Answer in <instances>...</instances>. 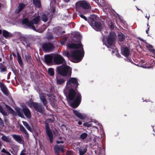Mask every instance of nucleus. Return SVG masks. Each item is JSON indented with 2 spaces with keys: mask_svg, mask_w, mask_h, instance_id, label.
<instances>
[{
  "mask_svg": "<svg viewBox=\"0 0 155 155\" xmlns=\"http://www.w3.org/2000/svg\"><path fill=\"white\" fill-rule=\"evenodd\" d=\"M68 47L70 48H79L81 50H75L71 52L70 54L68 52H64V55L68 58L73 57L74 58H81L84 57V51L82 48V45L81 42L79 41L77 44L74 43L70 44L68 45Z\"/></svg>",
  "mask_w": 155,
  "mask_h": 155,
  "instance_id": "f257e3e1",
  "label": "nucleus"
},
{
  "mask_svg": "<svg viewBox=\"0 0 155 155\" xmlns=\"http://www.w3.org/2000/svg\"><path fill=\"white\" fill-rule=\"evenodd\" d=\"M54 64H62L64 65L57 68V71L59 74L63 76L71 75V68L69 66L66 65V63L64 59H54Z\"/></svg>",
  "mask_w": 155,
  "mask_h": 155,
  "instance_id": "f03ea898",
  "label": "nucleus"
},
{
  "mask_svg": "<svg viewBox=\"0 0 155 155\" xmlns=\"http://www.w3.org/2000/svg\"><path fill=\"white\" fill-rule=\"evenodd\" d=\"M67 98L71 101L73 100L74 101L71 104V107L73 108L77 107L81 100V95L78 93H76L73 89H71L68 91V95Z\"/></svg>",
  "mask_w": 155,
  "mask_h": 155,
  "instance_id": "7ed1b4c3",
  "label": "nucleus"
},
{
  "mask_svg": "<svg viewBox=\"0 0 155 155\" xmlns=\"http://www.w3.org/2000/svg\"><path fill=\"white\" fill-rule=\"evenodd\" d=\"M116 35L114 32H111L110 33L108 37L107 38V40L108 45H106L109 48V50L112 51L113 53L117 52V50L114 45Z\"/></svg>",
  "mask_w": 155,
  "mask_h": 155,
  "instance_id": "20e7f679",
  "label": "nucleus"
},
{
  "mask_svg": "<svg viewBox=\"0 0 155 155\" xmlns=\"http://www.w3.org/2000/svg\"><path fill=\"white\" fill-rule=\"evenodd\" d=\"M40 17L39 16H38L34 18L31 21H29L27 18H25L23 20L22 23L23 24L27 25L29 28L39 32L41 33L45 30V29L43 30L38 29L36 30L35 28L33 25V24L36 25L38 23L40 20Z\"/></svg>",
  "mask_w": 155,
  "mask_h": 155,
  "instance_id": "39448f33",
  "label": "nucleus"
},
{
  "mask_svg": "<svg viewBox=\"0 0 155 155\" xmlns=\"http://www.w3.org/2000/svg\"><path fill=\"white\" fill-rule=\"evenodd\" d=\"M66 84L68 87L77 88L78 85V80L75 78H71L67 81Z\"/></svg>",
  "mask_w": 155,
  "mask_h": 155,
  "instance_id": "423d86ee",
  "label": "nucleus"
},
{
  "mask_svg": "<svg viewBox=\"0 0 155 155\" xmlns=\"http://www.w3.org/2000/svg\"><path fill=\"white\" fill-rule=\"evenodd\" d=\"M32 106L36 111L41 113H44V108L40 104L37 103H33L32 104Z\"/></svg>",
  "mask_w": 155,
  "mask_h": 155,
  "instance_id": "0eeeda50",
  "label": "nucleus"
},
{
  "mask_svg": "<svg viewBox=\"0 0 155 155\" xmlns=\"http://www.w3.org/2000/svg\"><path fill=\"white\" fill-rule=\"evenodd\" d=\"M77 5L86 9L89 8L90 6V3L86 1H81L78 2Z\"/></svg>",
  "mask_w": 155,
  "mask_h": 155,
  "instance_id": "6e6552de",
  "label": "nucleus"
},
{
  "mask_svg": "<svg viewBox=\"0 0 155 155\" xmlns=\"http://www.w3.org/2000/svg\"><path fill=\"white\" fill-rule=\"evenodd\" d=\"M1 139L3 141L8 143L9 145L12 147L15 146V145L13 144V141L11 140V138L9 137L8 136H6L4 135H3L1 138Z\"/></svg>",
  "mask_w": 155,
  "mask_h": 155,
  "instance_id": "1a4fd4ad",
  "label": "nucleus"
},
{
  "mask_svg": "<svg viewBox=\"0 0 155 155\" xmlns=\"http://www.w3.org/2000/svg\"><path fill=\"white\" fill-rule=\"evenodd\" d=\"M64 148L65 147L63 146L60 145L59 146L58 145H56L54 147V150L55 153L57 155H58L59 153L61 152H64Z\"/></svg>",
  "mask_w": 155,
  "mask_h": 155,
  "instance_id": "9d476101",
  "label": "nucleus"
},
{
  "mask_svg": "<svg viewBox=\"0 0 155 155\" xmlns=\"http://www.w3.org/2000/svg\"><path fill=\"white\" fill-rule=\"evenodd\" d=\"M43 48L45 51H48L51 50L54 48L53 45L51 43H46L43 45Z\"/></svg>",
  "mask_w": 155,
  "mask_h": 155,
  "instance_id": "9b49d317",
  "label": "nucleus"
},
{
  "mask_svg": "<svg viewBox=\"0 0 155 155\" xmlns=\"http://www.w3.org/2000/svg\"><path fill=\"white\" fill-rule=\"evenodd\" d=\"M46 130L47 134L49 139L50 142L51 143L53 142V135L51 130L47 125L46 126Z\"/></svg>",
  "mask_w": 155,
  "mask_h": 155,
  "instance_id": "f8f14e48",
  "label": "nucleus"
},
{
  "mask_svg": "<svg viewBox=\"0 0 155 155\" xmlns=\"http://www.w3.org/2000/svg\"><path fill=\"white\" fill-rule=\"evenodd\" d=\"M11 136L18 143H21L23 140L22 136H21L15 134H12Z\"/></svg>",
  "mask_w": 155,
  "mask_h": 155,
  "instance_id": "ddd939ff",
  "label": "nucleus"
},
{
  "mask_svg": "<svg viewBox=\"0 0 155 155\" xmlns=\"http://www.w3.org/2000/svg\"><path fill=\"white\" fill-rule=\"evenodd\" d=\"M93 28L97 31H98L101 28V24L97 22H93L91 25Z\"/></svg>",
  "mask_w": 155,
  "mask_h": 155,
  "instance_id": "4468645a",
  "label": "nucleus"
},
{
  "mask_svg": "<svg viewBox=\"0 0 155 155\" xmlns=\"http://www.w3.org/2000/svg\"><path fill=\"white\" fill-rule=\"evenodd\" d=\"M44 58H63L60 55L57 54H50L45 55L44 56Z\"/></svg>",
  "mask_w": 155,
  "mask_h": 155,
  "instance_id": "2eb2a0df",
  "label": "nucleus"
},
{
  "mask_svg": "<svg viewBox=\"0 0 155 155\" xmlns=\"http://www.w3.org/2000/svg\"><path fill=\"white\" fill-rule=\"evenodd\" d=\"M121 52L123 55L127 57L130 54V50L127 47H125L121 49Z\"/></svg>",
  "mask_w": 155,
  "mask_h": 155,
  "instance_id": "dca6fc26",
  "label": "nucleus"
},
{
  "mask_svg": "<svg viewBox=\"0 0 155 155\" xmlns=\"http://www.w3.org/2000/svg\"><path fill=\"white\" fill-rule=\"evenodd\" d=\"M23 111L25 116L28 118H30L31 117V115L30 111L29 109L26 107L23 108Z\"/></svg>",
  "mask_w": 155,
  "mask_h": 155,
  "instance_id": "f3484780",
  "label": "nucleus"
},
{
  "mask_svg": "<svg viewBox=\"0 0 155 155\" xmlns=\"http://www.w3.org/2000/svg\"><path fill=\"white\" fill-rule=\"evenodd\" d=\"M1 91L6 96L8 95V91L5 85L3 83L0 86Z\"/></svg>",
  "mask_w": 155,
  "mask_h": 155,
  "instance_id": "a211bd4d",
  "label": "nucleus"
},
{
  "mask_svg": "<svg viewBox=\"0 0 155 155\" xmlns=\"http://www.w3.org/2000/svg\"><path fill=\"white\" fill-rule=\"evenodd\" d=\"M25 6V5L22 3H20L15 10V12L18 13L21 12Z\"/></svg>",
  "mask_w": 155,
  "mask_h": 155,
  "instance_id": "6ab92c4d",
  "label": "nucleus"
},
{
  "mask_svg": "<svg viewBox=\"0 0 155 155\" xmlns=\"http://www.w3.org/2000/svg\"><path fill=\"white\" fill-rule=\"evenodd\" d=\"M39 97L41 101L42 102L43 105L47 107V101L46 98L44 95L43 94H41L39 95Z\"/></svg>",
  "mask_w": 155,
  "mask_h": 155,
  "instance_id": "aec40b11",
  "label": "nucleus"
},
{
  "mask_svg": "<svg viewBox=\"0 0 155 155\" xmlns=\"http://www.w3.org/2000/svg\"><path fill=\"white\" fill-rule=\"evenodd\" d=\"M20 130L22 132H23L25 135L26 137H28V134L24 127L21 124L19 125Z\"/></svg>",
  "mask_w": 155,
  "mask_h": 155,
  "instance_id": "412c9836",
  "label": "nucleus"
},
{
  "mask_svg": "<svg viewBox=\"0 0 155 155\" xmlns=\"http://www.w3.org/2000/svg\"><path fill=\"white\" fill-rule=\"evenodd\" d=\"M73 112L74 114L79 118L81 119H84V118L83 115L78 111L76 110H74Z\"/></svg>",
  "mask_w": 155,
  "mask_h": 155,
  "instance_id": "4be33fe9",
  "label": "nucleus"
},
{
  "mask_svg": "<svg viewBox=\"0 0 155 155\" xmlns=\"http://www.w3.org/2000/svg\"><path fill=\"white\" fill-rule=\"evenodd\" d=\"M17 114L19 117H24V116L23 113V110L19 108L16 109Z\"/></svg>",
  "mask_w": 155,
  "mask_h": 155,
  "instance_id": "5701e85b",
  "label": "nucleus"
},
{
  "mask_svg": "<svg viewBox=\"0 0 155 155\" xmlns=\"http://www.w3.org/2000/svg\"><path fill=\"white\" fill-rule=\"evenodd\" d=\"M46 64L48 65H52L54 64V59H44Z\"/></svg>",
  "mask_w": 155,
  "mask_h": 155,
  "instance_id": "b1692460",
  "label": "nucleus"
},
{
  "mask_svg": "<svg viewBox=\"0 0 155 155\" xmlns=\"http://www.w3.org/2000/svg\"><path fill=\"white\" fill-rule=\"evenodd\" d=\"M57 83L58 84H63L65 80L63 78H58V77H56Z\"/></svg>",
  "mask_w": 155,
  "mask_h": 155,
  "instance_id": "393cba45",
  "label": "nucleus"
},
{
  "mask_svg": "<svg viewBox=\"0 0 155 155\" xmlns=\"http://www.w3.org/2000/svg\"><path fill=\"white\" fill-rule=\"evenodd\" d=\"M22 123L24 126L30 132H32V130L31 127L27 122L23 121H22Z\"/></svg>",
  "mask_w": 155,
  "mask_h": 155,
  "instance_id": "a878e982",
  "label": "nucleus"
},
{
  "mask_svg": "<svg viewBox=\"0 0 155 155\" xmlns=\"http://www.w3.org/2000/svg\"><path fill=\"white\" fill-rule=\"evenodd\" d=\"M33 2L36 7L38 8L40 7L41 3L39 0H33Z\"/></svg>",
  "mask_w": 155,
  "mask_h": 155,
  "instance_id": "bb28decb",
  "label": "nucleus"
},
{
  "mask_svg": "<svg viewBox=\"0 0 155 155\" xmlns=\"http://www.w3.org/2000/svg\"><path fill=\"white\" fill-rule=\"evenodd\" d=\"M0 112L5 116H6L8 115L7 113L5 111L2 107L0 105Z\"/></svg>",
  "mask_w": 155,
  "mask_h": 155,
  "instance_id": "cd10ccee",
  "label": "nucleus"
},
{
  "mask_svg": "<svg viewBox=\"0 0 155 155\" xmlns=\"http://www.w3.org/2000/svg\"><path fill=\"white\" fill-rule=\"evenodd\" d=\"M146 47L151 51L153 52L154 51V49L153 48L152 45L148 44L146 45Z\"/></svg>",
  "mask_w": 155,
  "mask_h": 155,
  "instance_id": "c85d7f7f",
  "label": "nucleus"
},
{
  "mask_svg": "<svg viewBox=\"0 0 155 155\" xmlns=\"http://www.w3.org/2000/svg\"><path fill=\"white\" fill-rule=\"evenodd\" d=\"M118 38L120 41H122L124 39L125 37L122 33H120L118 34Z\"/></svg>",
  "mask_w": 155,
  "mask_h": 155,
  "instance_id": "c756f323",
  "label": "nucleus"
},
{
  "mask_svg": "<svg viewBox=\"0 0 155 155\" xmlns=\"http://www.w3.org/2000/svg\"><path fill=\"white\" fill-rule=\"evenodd\" d=\"M3 36L5 38H7L10 36V33L5 30H4L3 32Z\"/></svg>",
  "mask_w": 155,
  "mask_h": 155,
  "instance_id": "7c9ffc66",
  "label": "nucleus"
},
{
  "mask_svg": "<svg viewBox=\"0 0 155 155\" xmlns=\"http://www.w3.org/2000/svg\"><path fill=\"white\" fill-rule=\"evenodd\" d=\"M88 134H87L85 133H84L81 134L80 136V138L82 140L85 139L87 136Z\"/></svg>",
  "mask_w": 155,
  "mask_h": 155,
  "instance_id": "2f4dec72",
  "label": "nucleus"
},
{
  "mask_svg": "<svg viewBox=\"0 0 155 155\" xmlns=\"http://www.w3.org/2000/svg\"><path fill=\"white\" fill-rule=\"evenodd\" d=\"M48 73L51 76H52L54 75V71L53 68H49L48 70Z\"/></svg>",
  "mask_w": 155,
  "mask_h": 155,
  "instance_id": "473e14b6",
  "label": "nucleus"
},
{
  "mask_svg": "<svg viewBox=\"0 0 155 155\" xmlns=\"http://www.w3.org/2000/svg\"><path fill=\"white\" fill-rule=\"evenodd\" d=\"M87 150L86 149H80L79 150V152L80 155H83L86 152Z\"/></svg>",
  "mask_w": 155,
  "mask_h": 155,
  "instance_id": "72a5a7b5",
  "label": "nucleus"
},
{
  "mask_svg": "<svg viewBox=\"0 0 155 155\" xmlns=\"http://www.w3.org/2000/svg\"><path fill=\"white\" fill-rule=\"evenodd\" d=\"M81 59H70V60L74 63H78L81 61Z\"/></svg>",
  "mask_w": 155,
  "mask_h": 155,
  "instance_id": "f704fd0d",
  "label": "nucleus"
},
{
  "mask_svg": "<svg viewBox=\"0 0 155 155\" xmlns=\"http://www.w3.org/2000/svg\"><path fill=\"white\" fill-rule=\"evenodd\" d=\"M42 20L44 22H46L48 20V18L46 15H43L42 16Z\"/></svg>",
  "mask_w": 155,
  "mask_h": 155,
  "instance_id": "c9c22d12",
  "label": "nucleus"
},
{
  "mask_svg": "<svg viewBox=\"0 0 155 155\" xmlns=\"http://www.w3.org/2000/svg\"><path fill=\"white\" fill-rule=\"evenodd\" d=\"M2 64V63H0L1 66L0 67V69H1V71L2 72H5L7 71V69L5 67H2L1 65Z\"/></svg>",
  "mask_w": 155,
  "mask_h": 155,
  "instance_id": "e433bc0d",
  "label": "nucleus"
},
{
  "mask_svg": "<svg viewBox=\"0 0 155 155\" xmlns=\"http://www.w3.org/2000/svg\"><path fill=\"white\" fill-rule=\"evenodd\" d=\"M18 62L21 68L23 67V61L21 59H18Z\"/></svg>",
  "mask_w": 155,
  "mask_h": 155,
  "instance_id": "4c0bfd02",
  "label": "nucleus"
},
{
  "mask_svg": "<svg viewBox=\"0 0 155 155\" xmlns=\"http://www.w3.org/2000/svg\"><path fill=\"white\" fill-rule=\"evenodd\" d=\"M134 59H127V61H129L131 63H132L135 65H137L138 64H136V63L134 62L135 61V60H134Z\"/></svg>",
  "mask_w": 155,
  "mask_h": 155,
  "instance_id": "58836bf2",
  "label": "nucleus"
},
{
  "mask_svg": "<svg viewBox=\"0 0 155 155\" xmlns=\"http://www.w3.org/2000/svg\"><path fill=\"white\" fill-rule=\"evenodd\" d=\"M1 152L2 153H5L8 154V155H11V154L8 152L6 151L4 148H3L1 150Z\"/></svg>",
  "mask_w": 155,
  "mask_h": 155,
  "instance_id": "ea45409f",
  "label": "nucleus"
},
{
  "mask_svg": "<svg viewBox=\"0 0 155 155\" xmlns=\"http://www.w3.org/2000/svg\"><path fill=\"white\" fill-rule=\"evenodd\" d=\"M5 107H6V109L10 111H11L12 110H13L12 109V108L10 107H9V106H8V105H5Z\"/></svg>",
  "mask_w": 155,
  "mask_h": 155,
  "instance_id": "a19ab883",
  "label": "nucleus"
},
{
  "mask_svg": "<svg viewBox=\"0 0 155 155\" xmlns=\"http://www.w3.org/2000/svg\"><path fill=\"white\" fill-rule=\"evenodd\" d=\"M4 123L2 119L0 118V126L3 127L4 126Z\"/></svg>",
  "mask_w": 155,
  "mask_h": 155,
  "instance_id": "79ce46f5",
  "label": "nucleus"
},
{
  "mask_svg": "<svg viewBox=\"0 0 155 155\" xmlns=\"http://www.w3.org/2000/svg\"><path fill=\"white\" fill-rule=\"evenodd\" d=\"M80 16L81 18L84 19L85 20L87 21V18L85 16H84L82 14H80L79 15Z\"/></svg>",
  "mask_w": 155,
  "mask_h": 155,
  "instance_id": "37998d69",
  "label": "nucleus"
},
{
  "mask_svg": "<svg viewBox=\"0 0 155 155\" xmlns=\"http://www.w3.org/2000/svg\"><path fill=\"white\" fill-rule=\"evenodd\" d=\"M76 35H77V36H75V37L77 38H78L79 39H80V34L78 33H76Z\"/></svg>",
  "mask_w": 155,
  "mask_h": 155,
  "instance_id": "c03bdc74",
  "label": "nucleus"
},
{
  "mask_svg": "<svg viewBox=\"0 0 155 155\" xmlns=\"http://www.w3.org/2000/svg\"><path fill=\"white\" fill-rule=\"evenodd\" d=\"M16 56L14 53H12V54L10 55V58H15Z\"/></svg>",
  "mask_w": 155,
  "mask_h": 155,
  "instance_id": "a18cd8bd",
  "label": "nucleus"
},
{
  "mask_svg": "<svg viewBox=\"0 0 155 155\" xmlns=\"http://www.w3.org/2000/svg\"><path fill=\"white\" fill-rule=\"evenodd\" d=\"M20 155H26L25 154V151L24 150H22L21 153Z\"/></svg>",
  "mask_w": 155,
  "mask_h": 155,
  "instance_id": "49530a36",
  "label": "nucleus"
},
{
  "mask_svg": "<svg viewBox=\"0 0 155 155\" xmlns=\"http://www.w3.org/2000/svg\"><path fill=\"white\" fill-rule=\"evenodd\" d=\"M64 143V141L63 140L60 141L58 140L57 141V143L58 144H59L60 143Z\"/></svg>",
  "mask_w": 155,
  "mask_h": 155,
  "instance_id": "de8ad7c7",
  "label": "nucleus"
},
{
  "mask_svg": "<svg viewBox=\"0 0 155 155\" xmlns=\"http://www.w3.org/2000/svg\"><path fill=\"white\" fill-rule=\"evenodd\" d=\"M134 60H135V61H134V62L136 63V64H137V63L138 62V60L137 59H134Z\"/></svg>",
  "mask_w": 155,
  "mask_h": 155,
  "instance_id": "09e8293b",
  "label": "nucleus"
},
{
  "mask_svg": "<svg viewBox=\"0 0 155 155\" xmlns=\"http://www.w3.org/2000/svg\"><path fill=\"white\" fill-rule=\"evenodd\" d=\"M149 17H150L149 15L148 16H147V15H146V16H145V17L146 18H147L148 20L149 19Z\"/></svg>",
  "mask_w": 155,
  "mask_h": 155,
  "instance_id": "8fccbe9b",
  "label": "nucleus"
},
{
  "mask_svg": "<svg viewBox=\"0 0 155 155\" xmlns=\"http://www.w3.org/2000/svg\"><path fill=\"white\" fill-rule=\"evenodd\" d=\"M70 0H64V1L65 2H68L70 1Z\"/></svg>",
  "mask_w": 155,
  "mask_h": 155,
  "instance_id": "3c124183",
  "label": "nucleus"
},
{
  "mask_svg": "<svg viewBox=\"0 0 155 155\" xmlns=\"http://www.w3.org/2000/svg\"><path fill=\"white\" fill-rule=\"evenodd\" d=\"M78 124L79 125H81L82 124V122L79 121L78 122Z\"/></svg>",
  "mask_w": 155,
  "mask_h": 155,
  "instance_id": "603ef678",
  "label": "nucleus"
},
{
  "mask_svg": "<svg viewBox=\"0 0 155 155\" xmlns=\"http://www.w3.org/2000/svg\"><path fill=\"white\" fill-rule=\"evenodd\" d=\"M17 55H18V58H21V57H19V54H17Z\"/></svg>",
  "mask_w": 155,
  "mask_h": 155,
  "instance_id": "864d4df0",
  "label": "nucleus"
},
{
  "mask_svg": "<svg viewBox=\"0 0 155 155\" xmlns=\"http://www.w3.org/2000/svg\"><path fill=\"white\" fill-rule=\"evenodd\" d=\"M61 44L63 45L64 43V41H61Z\"/></svg>",
  "mask_w": 155,
  "mask_h": 155,
  "instance_id": "5fc2aeb1",
  "label": "nucleus"
},
{
  "mask_svg": "<svg viewBox=\"0 0 155 155\" xmlns=\"http://www.w3.org/2000/svg\"><path fill=\"white\" fill-rule=\"evenodd\" d=\"M2 32V31L1 30H0V34H1Z\"/></svg>",
  "mask_w": 155,
  "mask_h": 155,
  "instance_id": "6e6d98bb",
  "label": "nucleus"
},
{
  "mask_svg": "<svg viewBox=\"0 0 155 155\" xmlns=\"http://www.w3.org/2000/svg\"><path fill=\"white\" fill-rule=\"evenodd\" d=\"M59 139H62V137H59Z\"/></svg>",
  "mask_w": 155,
  "mask_h": 155,
  "instance_id": "4d7b16f0",
  "label": "nucleus"
},
{
  "mask_svg": "<svg viewBox=\"0 0 155 155\" xmlns=\"http://www.w3.org/2000/svg\"><path fill=\"white\" fill-rule=\"evenodd\" d=\"M146 33L147 34L148 33V30L146 31Z\"/></svg>",
  "mask_w": 155,
  "mask_h": 155,
  "instance_id": "13d9d810",
  "label": "nucleus"
},
{
  "mask_svg": "<svg viewBox=\"0 0 155 155\" xmlns=\"http://www.w3.org/2000/svg\"><path fill=\"white\" fill-rule=\"evenodd\" d=\"M2 61V59H0V62Z\"/></svg>",
  "mask_w": 155,
  "mask_h": 155,
  "instance_id": "bf43d9fd",
  "label": "nucleus"
}]
</instances>
